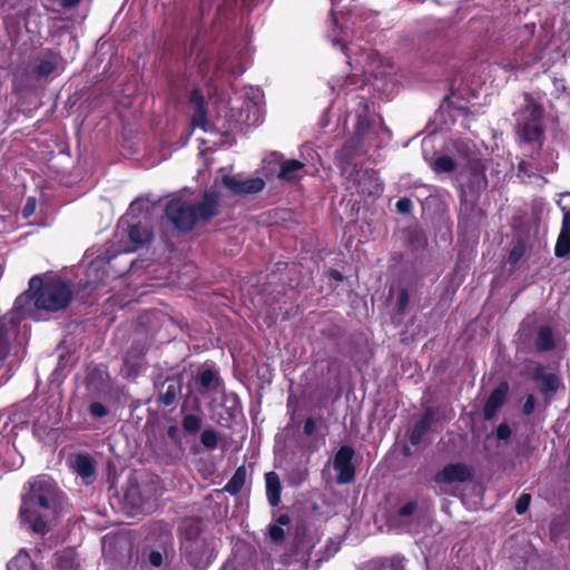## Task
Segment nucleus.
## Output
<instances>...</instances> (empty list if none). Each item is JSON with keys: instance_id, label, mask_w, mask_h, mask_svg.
<instances>
[{"instance_id": "nucleus-1", "label": "nucleus", "mask_w": 570, "mask_h": 570, "mask_svg": "<svg viewBox=\"0 0 570 570\" xmlns=\"http://www.w3.org/2000/svg\"><path fill=\"white\" fill-rule=\"evenodd\" d=\"M220 197L215 183L196 203L179 197L170 199L166 204L165 216L178 230L190 232L198 223H207L219 214Z\"/></svg>"}, {"instance_id": "nucleus-2", "label": "nucleus", "mask_w": 570, "mask_h": 570, "mask_svg": "<svg viewBox=\"0 0 570 570\" xmlns=\"http://www.w3.org/2000/svg\"><path fill=\"white\" fill-rule=\"evenodd\" d=\"M29 490L22 494L20 518L22 522L31 524L35 533L45 534L47 529V514L39 512L52 510L59 501V490L49 475H39L28 482Z\"/></svg>"}, {"instance_id": "nucleus-3", "label": "nucleus", "mask_w": 570, "mask_h": 570, "mask_svg": "<svg viewBox=\"0 0 570 570\" xmlns=\"http://www.w3.org/2000/svg\"><path fill=\"white\" fill-rule=\"evenodd\" d=\"M30 289H35V306L48 312H59L70 304L72 292L69 285L60 278H50L46 282L39 276L29 281Z\"/></svg>"}, {"instance_id": "nucleus-4", "label": "nucleus", "mask_w": 570, "mask_h": 570, "mask_svg": "<svg viewBox=\"0 0 570 570\" xmlns=\"http://www.w3.org/2000/svg\"><path fill=\"white\" fill-rule=\"evenodd\" d=\"M180 549L188 563L195 570H204L213 558V550L209 548L207 538L202 533L196 522L185 527L180 538Z\"/></svg>"}, {"instance_id": "nucleus-5", "label": "nucleus", "mask_w": 570, "mask_h": 570, "mask_svg": "<svg viewBox=\"0 0 570 570\" xmlns=\"http://www.w3.org/2000/svg\"><path fill=\"white\" fill-rule=\"evenodd\" d=\"M542 115L541 106L532 99H527L525 107L517 114V134L522 142L542 146Z\"/></svg>"}, {"instance_id": "nucleus-6", "label": "nucleus", "mask_w": 570, "mask_h": 570, "mask_svg": "<svg viewBox=\"0 0 570 570\" xmlns=\"http://www.w3.org/2000/svg\"><path fill=\"white\" fill-rule=\"evenodd\" d=\"M542 58V51L530 48V43L521 41L511 57L503 58L500 66L507 71L524 70Z\"/></svg>"}, {"instance_id": "nucleus-7", "label": "nucleus", "mask_w": 570, "mask_h": 570, "mask_svg": "<svg viewBox=\"0 0 570 570\" xmlns=\"http://www.w3.org/2000/svg\"><path fill=\"white\" fill-rule=\"evenodd\" d=\"M354 449L351 445H342L335 453L333 468L337 472L336 483L347 484L355 478V469L352 463Z\"/></svg>"}, {"instance_id": "nucleus-8", "label": "nucleus", "mask_w": 570, "mask_h": 570, "mask_svg": "<svg viewBox=\"0 0 570 570\" xmlns=\"http://www.w3.org/2000/svg\"><path fill=\"white\" fill-rule=\"evenodd\" d=\"M222 185L234 195H254L264 189L265 181L257 177L242 180L236 176L225 175L222 177Z\"/></svg>"}, {"instance_id": "nucleus-9", "label": "nucleus", "mask_w": 570, "mask_h": 570, "mask_svg": "<svg viewBox=\"0 0 570 570\" xmlns=\"http://www.w3.org/2000/svg\"><path fill=\"white\" fill-rule=\"evenodd\" d=\"M472 478L470 468L461 462L446 464L440 472L434 476V481L441 483H463Z\"/></svg>"}, {"instance_id": "nucleus-10", "label": "nucleus", "mask_w": 570, "mask_h": 570, "mask_svg": "<svg viewBox=\"0 0 570 570\" xmlns=\"http://www.w3.org/2000/svg\"><path fill=\"white\" fill-rule=\"evenodd\" d=\"M357 193L360 195H377L383 190L382 181L375 170H357L356 171Z\"/></svg>"}, {"instance_id": "nucleus-11", "label": "nucleus", "mask_w": 570, "mask_h": 570, "mask_svg": "<svg viewBox=\"0 0 570 570\" xmlns=\"http://www.w3.org/2000/svg\"><path fill=\"white\" fill-rule=\"evenodd\" d=\"M181 380L175 376L167 377L158 387V402L164 406H171L176 403L181 393Z\"/></svg>"}, {"instance_id": "nucleus-12", "label": "nucleus", "mask_w": 570, "mask_h": 570, "mask_svg": "<svg viewBox=\"0 0 570 570\" xmlns=\"http://www.w3.org/2000/svg\"><path fill=\"white\" fill-rule=\"evenodd\" d=\"M509 393V385L501 383L489 396L488 401L483 406V417L485 420H492L500 407L505 403Z\"/></svg>"}, {"instance_id": "nucleus-13", "label": "nucleus", "mask_w": 570, "mask_h": 570, "mask_svg": "<svg viewBox=\"0 0 570 570\" xmlns=\"http://www.w3.org/2000/svg\"><path fill=\"white\" fill-rule=\"evenodd\" d=\"M305 163L297 159H284L279 164L277 178L285 183H296L305 174Z\"/></svg>"}, {"instance_id": "nucleus-14", "label": "nucleus", "mask_w": 570, "mask_h": 570, "mask_svg": "<svg viewBox=\"0 0 570 570\" xmlns=\"http://www.w3.org/2000/svg\"><path fill=\"white\" fill-rule=\"evenodd\" d=\"M532 379L539 384L540 391L547 397L556 393L559 387L558 376L554 373L547 372L542 365L535 367Z\"/></svg>"}, {"instance_id": "nucleus-15", "label": "nucleus", "mask_w": 570, "mask_h": 570, "mask_svg": "<svg viewBox=\"0 0 570 570\" xmlns=\"http://www.w3.org/2000/svg\"><path fill=\"white\" fill-rule=\"evenodd\" d=\"M266 495L272 507H277L281 502V481L276 472L271 471L265 474Z\"/></svg>"}, {"instance_id": "nucleus-16", "label": "nucleus", "mask_w": 570, "mask_h": 570, "mask_svg": "<svg viewBox=\"0 0 570 570\" xmlns=\"http://www.w3.org/2000/svg\"><path fill=\"white\" fill-rule=\"evenodd\" d=\"M190 104L194 107V114L191 118L193 125L195 127L205 129L207 110L205 107L204 98L197 90L191 92Z\"/></svg>"}, {"instance_id": "nucleus-17", "label": "nucleus", "mask_w": 570, "mask_h": 570, "mask_svg": "<svg viewBox=\"0 0 570 570\" xmlns=\"http://www.w3.org/2000/svg\"><path fill=\"white\" fill-rule=\"evenodd\" d=\"M7 570H41L39 564L24 550H20L18 554L10 560Z\"/></svg>"}, {"instance_id": "nucleus-18", "label": "nucleus", "mask_w": 570, "mask_h": 570, "mask_svg": "<svg viewBox=\"0 0 570 570\" xmlns=\"http://www.w3.org/2000/svg\"><path fill=\"white\" fill-rule=\"evenodd\" d=\"M71 469L83 479L95 474V465L88 454H77L71 461Z\"/></svg>"}, {"instance_id": "nucleus-19", "label": "nucleus", "mask_w": 570, "mask_h": 570, "mask_svg": "<svg viewBox=\"0 0 570 570\" xmlns=\"http://www.w3.org/2000/svg\"><path fill=\"white\" fill-rule=\"evenodd\" d=\"M432 421L433 414L429 411L416 422L410 434V442L413 445H417L422 441L423 436L430 430Z\"/></svg>"}, {"instance_id": "nucleus-20", "label": "nucleus", "mask_w": 570, "mask_h": 570, "mask_svg": "<svg viewBox=\"0 0 570 570\" xmlns=\"http://www.w3.org/2000/svg\"><path fill=\"white\" fill-rule=\"evenodd\" d=\"M246 475H247L246 468L244 465L238 466L236 469L235 473L233 474V476L228 480V482L224 487V491L232 495L238 494L245 484Z\"/></svg>"}, {"instance_id": "nucleus-21", "label": "nucleus", "mask_w": 570, "mask_h": 570, "mask_svg": "<svg viewBox=\"0 0 570 570\" xmlns=\"http://www.w3.org/2000/svg\"><path fill=\"white\" fill-rule=\"evenodd\" d=\"M417 510V503L415 501L407 502L401 507L391 522L396 527H405L412 523V517Z\"/></svg>"}, {"instance_id": "nucleus-22", "label": "nucleus", "mask_w": 570, "mask_h": 570, "mask_svg": "<svg viewBox=\"0 0 570 570\" xmlns=\"http://www.w3.org/2000/svg\"><path fill=\"white\" fill-rule=\"evenodd\" d=\"M198 382L203 390H205L206 392H218L222 385L220 379L217 375V373L209 368L200 372V374L198 375Z\"/></svg>"}, {"instance_id": "nucleus-23", "label": "nucleus", "mask_w": 570, "mask_h": 570, "mask_svg": "<svg viewBox=\"0 0 570 570\" xmlns=\"http://www.w3.org/2000/svg\"><path fill=\"white\" fill-rule=\"evenodd\" d=\"M291 518L287 514H281L274 523L269 524L268 534L272 541L279 542L285 538V528L289 525Z\"/></svg>"}, {"instance_id": "nucleus-24", "label": "nucleus", "mask_w": 570, "mask_h": 570, "mask_svg": "<svg viewBox=\"0 0 570 570\" xmlns=\"http://www.w3.org/2000/svg\"><path fill=\"white\" fill-rule=\"evenodd\" d=\"M128 235L130 240L137 246L145 245L153 238L151 232L141 224L131 225L128 229Z\"/></svg>"}, {"instance_id": "nucleus-25", "label": "nucleus", "mask_w": 570, "mask_h": 570, "mask_svg": "<svg viewBox=\"0 0 570 570\" xmlns=\"http://www.w3.org/2000/svg\"><path fill=\"white\" fill-rule=\"evenodd\" d=\"M535 347L541 352H548L554 347L553 333L549 326H541L538 330Z\"/></svg>"}, {"instance_id": "nucleus-26", "label": "nucleus", "mask_w": 570, "mask_h": 570, "mask_svg": "<svg viewBox=\"0 0 570 570\" xmlns=\"http://www.w3.org/2000/svg\"><path fill=\"white\" fill-rule=\"evenodd\" d=\"M144 355L145 347L141 344H134L125 357V364L136 372L141 368L140 360Z\"/></svg>"}, {"instance_id": "nucleus-27", "label": "nucleus", "mask_w": 570, "mask_h": 570, "mask_svg": "<svg viewBox=\"0 0 570 570\" xmlns=\"http://www.w3.org/2000/svg\"><path fill=\"white\" fill-rule=\"evenodd\" d=\"M570 253V228H566L563 226L562 232L560 233L554 254L557 257H564Z\"/></svg>"}, {"instance_id": "nucleus-28", "label": "nucleus", "mask_w": 570, "mask_h": 570, "mask_svg": "<svg viewBox=\"0 0 570 570\" xmlns=\"http://www.w3.org/2000/svg\"><path fill=\"white\" fill-rule=\"evenodd\" d=\"M57 570H79V563L71 551L57 554Z\"/></svg>"}, {"instance_id": "nucleus-29", "label": "nucleus", "mask_w": 570, "mask_h": 570, "mask_svg": "<svg viewBox=\"0 0 570 570\" xmlns=\"http://www.w3.org/2000/svg\"><path fill=\"white\" fill-rule=\"evenodd\" d=\"M87 276L92 284L100 285L105 283L108 273L102 264L96 262L89 267Z\"/></svg>"}, {"instance_id": "nucleus-30", "label": "nucleus", "mask_w": 570, "mask_h": 570, "mask_svg": "<svg viewBox=\"0 0 570 570\" xmlns=\"http://www.w3.org/2000/svg\"><path fill=\"white\" fill-rule=\"evenodd\" d=\"M432 168L435 173H452L456 168V164L452 158L442 156L433 161Z\"/></svg>"}, {"instance_id": "nucleus-31", "label": "nucleus", "mask_w": 570, "mask_h": 570, "mask_svg": "<svg viewBox=\"0 0 570 570\" xmlns=\"http://www.w3.org/2000/svg\"><path fill=\"white\" fill-rule=\"evenodd\" d=\"M200 443L209 451L215 450L218 445V433L212 428L204 430L200 434Z\"/></svg>"}, {"instance_id": "nucleus-32", "label": "nucleus", "mask_w": 570, "mask_h": 570, "mask_svg": "<svg viewBox=\"0 0 570 570\" xmlns=\"http://www.w3.org/2000/svg\"><path fill=\"white\" fill-rule=\"evenodd\" d=\"M202 419L195 414H187L183 419V428L188 433H197L202 428Z\"/></svg>"}, {"instance_id": "nucleus-33", "label": "nucleus", "mask_w": 570, "mask_h": 570, "mask_svg": "<svg viewBox=\"0 0 570 570\" xmlns=\"http://www.w3.org/2000/svg\"><path fill=\"white\" fill-rule=\"evenodd\" d=\"M356 153V147L353 141L346 142L337 153L336 158L342 163H348L350 158Z\"/></svg>"}, {"instance_id": "nucleus-34", "label": "nucleus", "mask_w": 570, "mask_h": 570, "mask_svg": "<svg viewBox=\"0 0 570 570\" xmlns=\"http://www.w3.org/2000/svg\"><path fill=\"white\" fill-rule=\"evenodd\" d=\"M56 69V65L50 60H41L36 67H35V73L39 77H46L52 73Z\"/></svg>"}, {"instance_id": "nucleus-35", "label": "nucleus", "mask_w": 570, "mask_h": 570, "mask_svg": "<svg viewBox=\"0 0 570 570\" xmlns=\"http://www.w3.org/2000/svg\"><path fill=\"white\" fill-rule=\"evenodd\" d=\"M89 414L94 419H101L106 415H108L109 410L107 406L100 402H92L88 407Z\"/></svg>"}, {"instance_id": "nucleus-36", "label": "nucleus", "mask_w": 570, "mask_h": 570, "mask_svg": "<svg viewBox=\"0 0 570 570\" xmlns=\"http://www.w3.org/2000/svg\"><path fill=\"white\" fill-rule=\"evenodd\" d=\"M403 561L404 558L394 557L389 561L382 562L377 570H404Z\"/></svg>"}, {"instance_id": "nucleus-37", "label": "nucleus", "mask_w": 570, "mask_h": 570, "mask_svg": "<svg viewBox=\"0 0 570 570\" xmlns=\"http://www.w3.org/2000/svg\"><path fill=\"white\" fill-rule=\"evenodd\" d=\"M523 255H524V245L521 242H518L517 244H514V246L512 247V249L509 254L508 263L511 265H514L521 259V257Z\"/></svg>"}, {"instance_id": "nucleus-38", "label": "nucleus", "mask_w": 570, "mask_h": 570, "mask_svg": "<svg viewBox=\"0 0 570 570\" xmlns=\"http://www.w3.org/2000/svg\"><path fill=\"white\" fill-rule=\"evenodd\" d=\"M531 502V495L528 493H522L515 503V512L521 515L527 512Z\"/></svg>"}, {"instance_id": "nucleus-39", "label": "nucleus", "mask_w": 570, "mask_h": 570, "mask_svg": "<svg viewBox=\"0 0 570 570\" xmlns=\"http://www.w3.org/2000/svg\"><path fill=\"white\" fill-rule=\"evenodd\" d=\"M37 207V200L35 197H29L21 210V215L23 218H28L33 215Z\"/></svg>"}, {"instance_id": "nucleus-40", "label": "nucleus", "mask_w": 570, "mask_h": 570, "mask_svg": "<svg viewBox=\"0 0 570 570\" xmlns=\"http://www.w3.org/2000/svg\"><path fill=\"white\" fill-rule=\"evenodd\" d=\"M413 204L409 198H401L396 202V209L399 213L407 214L412 210Z\"/></svg>"}, {"instance_id": "nucleus-41", "label": "nucleus", "mask_w": 570, "mask_h": 570, "mask_svg": "<svg viewBox=\"0 0 570 570\" xmlns=\"http://www.w3.org/2000/svg\"><path fill=\"white\" fill-rule=\"evenodd\" d=\"M495 435L499 440H508L511 435V429L507 423H501L495 431Z\"/></svg>"}, {"instance_id": "nucleus-42", "label": "nucleus", "mask_w": 570, "mask_h": 570, "mask_svg": "<svg viewBox=\"0 0 570 570\" xmlns=\"http://www.w3.org/2000/svg\"><path fill=\"white\" fill-rule=\"evenodd\" d=\"M167 436L175 443L180 444V431L177 425H170L167 429Z\"/></svg>"}, {"instance_id": "nucleus-43", "label": "nucleus", "mask_w": 570, "mask_h": 570, "mask_svg": "<svg viewBox=\"0 0 570 570\" xmlns=\"http://www.w3.org/2000/svg\"><path fill=\"white\" fill-rule=\"evenodd\" d=\"M534 407H535V397L533 395H528V397L525 399V402L523 404V407H522L523 414H525V415L532 414L534 411Z\"/></svg>"}, {"instance_id": "nucleus-44", "label": "nucleus", "mask_w": 570, "mask_h": 570, "mask_svg": "<svg viewBox=\"0 0 570 570\" xmlns=\"http://www.w3.org/2000/svg\"><path fill=\"white\" fill-rule=\"evenodd\" d=\"M409 304V294L406 291H402L397 297V307L401 313H403Z\"/></svg>"}, {"instance_id": "nucleus-45", "label": "nucleus", "mask_w": 570, "mask_h": 570, "mask_svg": "<svg viewBox=\"0 0 570 570\" xmlns=\"http://www.w3.org/2000/svg\"><path fill=\"white\" fill-rule=\"evenodd\" d=\"M316 430V422L314 419L308 417L303 426L304 434L311 436Z\"/></svg>"}, {"instance_id": "nucleus-46", "label": "nucleus", "mask_w": 570, "mask_h": 570, "mask_svg": "<svg viewBox=\"0 0 570 570\" xmlns=\"http://www.w3.org/2000/svg\"><path fill=\"white\" fill-rule=\"evenodd\" d=\"M148 559L154 567H160L163 563V554L159 551H151Z\"/></svg>"}, {"instance_id": "nucleus-47", "label": "nucleus", "mask_w": 570, "mask_h": 570, "mask_svg": "<svg viewBox=\"0 0 570 570\" xmlns=\"http://www.w3.org/2000/svg\"><path fill=\"white\" fill-rule=\"evenodd\" d=\"M519 174H523L524 176L531 177L532 170L529 163L522 160L518 166Z\"/></svg>"}, {"instance_id": "nucleus-48", "label": "nucleus", "mask_w": 570, "mask_h": 570, "mask_svg": "<svg viewBox=\"0 0 570 570\" xmlns=\"http://www.w3.org/2000/svg\"><path fill=\"white\" fill-rule=\"evenodd\" d=\"M534 31V24H527L522 29H520L519 33L523 37L524 40L532 38Z\"/></svg>"}, {"instance_id": "nucleus-49", "label": "nucleus", "mask_w": 570, "mask_h": 570, "mask_svg": "<svg viewBox=\"0 0 570 570\" xmlns=\"http://www.w3.org/2000/svg\"><path fill=\"white\" fill-rule=\"evenodd\" d=\"M365 127H367V124H365V121H363L362 119H360V120H358V122H357V125H356V135H357L360 138H363Z\"/></svg>"}, {"instance_id": "nucleus-50", "label": "nucleus", "mask_w": 570, "mask_h": 570, "mask_svg": "<svg viewBox=\"0 0 570 570\" xmlns=\"http://www.w3.org/2000/svg\"><path fill=\"white\" fill-rule=\"evenodd\" d=\"M455 146H456V149H458L459 151H460V150H461V148H462V149L464 150L465 157L468 158V154H469V151H470V149H471V148H470L469 142H465V141H461V140H460V141H458V142L455 144Z\"/></svg>"}, {"instance_id": "nucleus-51", "label": "nucleus", "mask_w": 570, "mask_h": 570, "mask_svg": "<svg viewBox=\"0 0 570 570\" xmlns=\"http://www.w3.org/2000/svg\"><path fill=\"white\" fill-rule=\"evenodd\" d=\"M130 210L131 212H135L136 209L137 210H140V200L139 199H136L134 200L131 204H130Z\"/></svg>"}, {"instance_id": "nucleus-52", "label": "nucleus", "mask_w": 570, "mask_h": 570, "mask_svg": "<svg viewBox=\"0 0 570 570\" xmlns=\"http://www.w3.org/2000/svg\"><path fill=\"white\" fill-rule=\"evenodd\" d=\"M563 224L566 228H570V214L567 213L563 217Z\"/></svg>"}, {"instance_id": "nucleus-53", "label": "nucleus", "mask_w": 570, "mask_h": 570, "mask_svg": "<svg viewBox=\"0 0 570 570\" xmlns=\"http://www.w3.org/2000/svg\"><path fill=\"white\" fill-rule=\"evenodd\" d=\"M79 0H63V4L65 6H73L76 3H78Z\"/></svg>"}, {"instance_id": "nucleus-54", "label": "nucleus", "mask_w": 570, "mask_h": 570, "mask_svg": "<svg viewBox=\"0 0 570 570\" xmlns=\"http://www.w3.org/2000/svg\"><path fill=\"white\" fill-rule=\"evenodd\" d=\"M333 277L336 278V279H341V274L338 272H334L333 273Z\"/></svg>"}]
</instances>
